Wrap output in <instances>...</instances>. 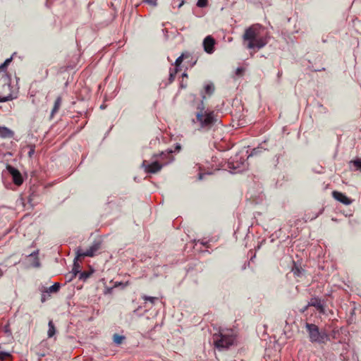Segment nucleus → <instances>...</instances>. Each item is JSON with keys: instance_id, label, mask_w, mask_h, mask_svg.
Segmentation results:
<instances>
[{"instance_id": "b1692460", "label": "nucleus", "mask_w": 361, "mask_h": 361, "mask_svg": "<svg viewBox=\"0 0 361 361\" xmlns=\"http://www.w3.org/2000/svg\"><path fill=\"white\" fill-rule=\"evenodd\" d=\"M90 274L86 271H82L80 273L79 279H86L90 276Z\"/></svg>"}, {"instance_id": "393cba45", "label": "nucleus", "mask_w": 361, "mask_h": 361, "mask_svg": "<svg viewBox=\"0 0 361 361\" xmlns=\"http://www.w3.org/2000/svg\"><path fill=\"white\" fill-rule=\"evenodd\" d=\"M78 269H79L78 264H77L76 262H74V267L73 269V272L75 276H76L77 274L80 272Z\"/></svg>"}, {"instance_id": "72a5a7b5", "label": "nucleus", "mask_w": 361, "mask_h": 361, "mask_svg": "<svg viewBox=\"0 0 361 361\" xmlns=\"http://www.w3.org/2000/svg\"><path fill=\"white\" fill-rule=\"evenodd\" d=\"M279 76L281 75V73L279 72L278 73Z\"/></svg>"}, {"instance_id": "6e6552de", "label": "nucleus", "mask_w": 361, "mask_h": 361, "mask_svg": "<svg viewBox=\"0 0 361 361\" xmlns=\"http://www.w3.org/2000/svg\"><path fill=\"white\" fill-rule=\"evenodd\" d=\"M6 169L12 176L13 181L16 185H20L23 183V178L20 171L11 165H7Z\"/></svg>"}, {"instance_id": "f03ea898", "label": "nucleus", "mask_w": 361, "mask_h": 361, "mask_svg": "<svg viewBox=\"0 0 361 361\" xmlns=\"http://www.w3.org/2000/svg\"><path fill=\"white\" fill-rule=\"evenodd\" d=\"M171 152L167 153L161 152L159 154H154L153 158L157 159L152 163L144 160L142 163V168L147 173H157L161 171L164 166L171 161Z\"/></svg>"}, {"instance_id": "473e14b6", "label": "nucleus", "mask_w": 361, "mask_h": 361, "mask_svg": "<svg viewBox=\"0 0 361 361\" xmlns=\"http://www.w3.org/2000/svg\"><path fill=\"white\" fill-rule=\"evenodd\" d=\"M3 275V271L0 269V276Z\"/></svg>"}, {"instance_id": "dca6fc26", "label": "nucleus", "mask_w": 361, "mask_h": 361, "mask_svg": "<svg viewBox=\"0 0 361 361\" xmlns=\"http://www.w3.org/2000/svg\"><path fill=\"white\" fill-rule=\"evenodd\" d=\"M125 338V336H121L118 334H114L113 335V341L117 345H121L123 342Z\"/></svg>"}, {"instance_id": "ddd939ff", "label": "nucleus", "mask_w": 361, "mask_h": 361, "mask_svg": "<svg viewBox=\"0 0 361 361\" xmlns=\"http://www.w3.org/2000/svg\"><path fill=\"white\" fill-rule=\"evenodd\" d=\"M62 103V99L61 97H58L55 100L54 107L51 110V117H53L54 115L59 110Z\"/></svg>"}, {"instance_id": "20e7f679", "label": "nucleus", "mask_w": 361, "mask_h": 361, "mask_svg": "<svg viewBox=\"0 0 361 361\" xmlns=\"http://www.w3.org/2000/svg\"><path fill=\"white\" fill-rule=\"evenodd\" d=\"M214 345L218 349L228 348L234 343L235 335L233 330H221L213 335Z\"/></svg>"}, {"instance_id": "c756f323", "label": "nucleus", "mask_w": 361, "mask_h": 361, "mask_svg": "<svg viewBox=\"0 0 361 361\" xmlns=\"http://www.w3.org/2000/svg\"><path fill=\"white\" fill-rule=\"evenodd\" d=\"M183 4H184V1H182L178 4V8L181 7V6L183 5Z\"/></svg>"}, {"instance_id": "bb28decb", "label": "nucleus", "mask_w": 361, "mask_h": 361, "mask_svg": "<svg viewBox=\"0 0 361 361\" xmlns=\"http://www.w3.org/2000/svg\"><path fill=\"white\" fill-rule=\"evenodd\" d=\"M243 72H244V68H238L236 69V71H235V74H236L237 75L240 76V75H243Z\"/></svg>"}, {"instance_id": "0eeeda50", "label": "nucleus", "mask_w": 361, "mask_h": 361, "mask_svg": "<svg viewBox=\"0 0 361 361\" xmlns=\"http://www.w3.org/2000/svg\"><path fill=\"white\" fill-rule=\"evenodd\" d=\"M101 248V242H94L88 250L82 251L78 249L76 252L77 256L75 259L78 260L80 257H93L94 254Z\"/></svg>"}, {"instance_id": "a878e982", "label": "nucleus", "mask_w": 361, "mask_h": 361, "mask_svg": "<svg viewBox=\"0 0 361 361\" xmlns=\"http://www.w3.org/2000/svg\"><path fill=\"white\" fill-rule=\"evenodd\" d=\"M142 2L144 3H147L149 5H152L153 6H157V1L156 0H143Z\"/></svg>"}, {"instance_id": "2eb2a0df", "label": "nucleus", "mask_w": 361, "mask_h": 361, "mask_svg": "<svg viewBox=\"0 0 361 361\" xmlns=\"http://www.w3.org/2000/svg\"><path fill=\"white\" fill-rule=\"evenodd\" d=\"M60 284L59 283H55L54 285L51 286L46 290V293H57L59 290Z\"/></svg>"}, {"instance_id": "9d476101", "label": "nucleus", "mask_w": 361, "mask_h": 361, "mask_svg": "<svg viewBox=\"0 0 361 361\" xmlns=\"http://www.w3.org/2000/svg\"><path fill=\"white\" fill-rule=\"evenodd\" d=\"M214 90H215V87L212 82H209L204 86V90H202L201 92V96H202V104H203L204 100H205L207 99V95L209 97L212 95L214 92Z\"/></svg>"}, {"instance_id": "cd10ccee", "label": "nucleus", "mask_w": 361, "mask_h": 361, "mask_svg": "<svg viewBox=\"0 0 361 361\" xmlns=\"http://www.w3.org/2000/svg\"><path fill=\"white\" fill-rule=\"evenodd\" d=\"M4 130H8V129L5 127H1L0 126V133H2Z\"/></svg>"}, {"instance_id": "7ed1b4c3", "label": "nucleus", "mask_w": 361, "mask_h": 361, "mask_svg": "<svg viewBox=\"0 0 361 361\" xmlns=\"http://www.w3.org/2000/svg\"><path fill=\"white\" fill-rule=\"evenodd\" d=\"M196 113V120L202 128L209 130L218 121L216 115L213 111L204 110V104L198 106Z\"/></svg>"}, {"instance_id": "c85d7f7f", "label": "nucleus", "mask_w": 361, "mask_h": 361, "mask_svg": "<svg viewBox=\"0 0 361 361\" xmlns=\"http://www.w3.org/2000/svg\"><path fill=\"white\" fill-rule=\"evenodd\" d=\"M41 300L42 302H44L46 300L45 295L42 294Z\"/></svg>"}, {"instance_id": "f257e3e1", "label": "nucleus", "mask_w": 361, "mask_h": 361, "mask_svg": "<svg viewBox=\"0 0 361 361\" xmlns=\"http://www.w3.org/2000/svg\"><path fill=\"white\" fill-rule=\"evenodd\" d=\"M269 36L265 28L260 24H253L247 29L243 35L248 49H260L269 42Z\"/></svg>"}, {"instance_id": "6ab92c4d", "label": "nucleus", "mask_w": 361, "mask_h": 361, "mask_svg": "<svg viewBox=\"0 0 361 361\" xmlns=\"http://www.w3.org/2000/svg\"><path fill=\"white\" fill-rule=\"evenodd\" d=\"M142 298L145 301L150 302L152 304H154L155 302L158 300V298H157V297H151V296H147V295H142Z\"/></svg>"}, {"instance_id": "f8f14e48", "label": "nucleus", "mask_w": 361, "mask_h": 361, "mask_svg": "<svg viewBox=\"0 0 361 361\" xmlns=\"http://www.w3.org/2000/svg\"><path fill=\"white\" fill-rule=\"evenodd\" d=\"M309 305L316 307L317 310L319 311V312L321 314L325 313L324 306L322 300L319 298H312L310 302H309Z\"/></svg>"}, {"instance_id": "4468645a", "label": "nucleus", "mask_w": 361, "mask_h": 361, "mask_svg": "<svg viewBox=\"0 0 361 361\" xmlns=\"http://www.w3.org/2000/svg\"><path fill=\"white\" fill-rule=\"evenodd\" d=\"M48 326H49V330L47 332L48 337L51 338L56 334V328H55V326L51 320H50L49 322Z\"/></svg>"}, {"instance_id": "5701e85b", "label": "nucleus", "mask_w": 361, "mask_h": 361, "mask_svg": "<svg viewBox=\"0 0 361 361\" xmlns=\"http://www.w3.org/2000/svg\"><path fill=\"white\" fill-rule=\"evenodd\" d=\"M207 5V0H198L197 6L200 8L205 7Z\"/></svg>"}, {"instance_id": "39448f33", "label": "nucleus", "mask_w": 361, "mask_h": 361, "mask_svg": "<svg viewBox=\"0 0 361 361\" xmlns=\"http://www.w3.org/2000/svg\"><path fill=\"white\" fill-rule=\"evenodd\" d=\"M305 328L312 343H324L329 339L327 333L325 331H319V327L314 324L306 323Z\"/></svg>"}, {"instance_id": "412c9836", "label": "nucleus", "mask_w": 361, "mask_h": 361, "mask_svg": "<svg viewBox=\"0 0 361 361\" xmlns=\"http://www.w3.org/2000/svg\"><path fill=\"white\" fill-rule=\"evenodd\" d=\"M183 61V54H182L181 56H180L179 57H178L175 61V68H178V67L180 66V65L182 63Z\"/></svg>"}, {"instance_id": "f704fd0d", "label": "nucleus", "mask_w": 361, "mask_h": 361, "mask_svg": "<svg viewBox=\"0 0 361 361\" xmlns=\"http://www.w3.org/2000/svg\"><path fill=\"white\" fill-rule=\"evenodd\" d=\"M186 75H187L186 73L183 74V76H186Z\"/></svg>"}, {"instance_id": "9b49d317", "label": "nucleus", "mask_w": 361, "mask_h": 361, "mask_svg": "<svg viewBox=\"0 0 361 361\" xmlns=\"http://www.w3.org/2000/svg\"><path fill=\"white\" fill-rule=\"evenodd\" d=\"M332 195L335 200L345 205H349L352 203V200L341 192L334 191Z\"/></svg>"}, {"instance_id": "423d86ee", "label": "nucleus", "mask_w": 361, "mask_h": 361, "mask_svg": "<svg viewBox=\"0 0 361 361\" xmlns=\"http://www.w3.org/2000/svg\"><path fill=\"white\" fill-rule=\"evenodd\" d=\"M12 61V57L7 59L4 63L0 66V81L4 87H6L11 91V77L8 74L6 69L9 63Z\"/></svg>"}, {"instance_id": "f3484780", "label": "nucleus", "mask_w": 361, "mask_h": 361, "mask_svg": "<svg viewBox=\"0 0 361 361\" xmlns=\"http://www.w3.org/2000/svg\"><path fill=\"white\" fill-rule=\"evenodd\" d=\"M179 71V69L177 68H170L169 71V82L171 83L175 80L176 75L177 73Z\"/></svg>"}, {"instance_id": "a211bd4d", "label": "nucleus", "mask_w": 361, "mask_h": 361, "mask_svg": "<svg viewBox=\"0 0 361 361\" xmlns=\"http://www.w3.org/2000/svg\"><path fill=\"white\" fill-rule=\"evenodd\" d=\"M292 271L294 276L299 277L302 275L304 270L295 264L294 267L292 268Z\"/></svg>"}, {"instance_id": "4be33fe9", "label": "nucleus", "mask_w": 361, "mask_h": 361, "mask_svg": "<svg viewBox=\"0 0 361 361\" xmlns=\"http://www.w3.org/2000/svg\"><path fill=\"white\" fill-rule=\"evenodd\" d=\"M353 165L356 167L357 170H359L361 171V160L360 159H355L352 161Z\"/></svg>"}, {"instance_id": "7c9ffc66", "label": "nucleus", "mask_w": 361, "mask_h": 361, "mask_svg": "<svg viewBox=\"0 0 361 361\" xmlns=\"http://www.w3.org/2000/svg\"><path fill=\"white\" fill-rule=\"evenodd\" d=\"M33 152H34V150H33V149L30 150V151L29 152V153H28V154H29V156H30V157H31V156H32V154H33Z\"/></svg>"}, {"instance_id": "1a4fd4ad", "label": "nucleus", "mask_w": 361, "mask_h": 361, "mask_svg": "<svg viewBox=\"0 0 361 361\" xmlns=\"http://www.w3.org/2000/svg\"><path fill=\"white\" fill-rule=\"evenodd\" d=\"M214 39L209 35L207 36L203 41V47L204 51L208 54H212L214 51Z\"/></svg>"}, {"instance_id": "2f4dec72", "label": "nucleus", "mask_w": 361, "mask_h": 361, "mask_svg": "<svg viewBox=\"0 0 361 361\" xmlns=\"http://www.w3.org/2000/svg\"><path fill=\"white\" fill-rule=\"evenodd\" d=\"M5 331H6V332H9L8 326H5Z\"/></svg>"}, {"instance_id": "aec40b11", "label": "nucleus", "mask_w": 361, "mask_h": 361, "mask_svg": "<svg viewBox=\"0 0 361 361\" xmlns=\"http://www.w3.org/2000/svg\"><path fill=\"white\" fill-rule=\"evenodd\" d=\"M13 99V96L11 93H9L7 96L1 97L0 96V102H5Z\"/></svg>"}]
</instances>
